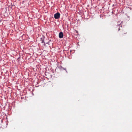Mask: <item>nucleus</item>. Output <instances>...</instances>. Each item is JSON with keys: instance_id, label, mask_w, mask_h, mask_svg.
I'll use <instances>...</instances> for the list:
<instances>
[{"instance_id": "obj_5", "label": "nucleus", "mask_w": 132, "mask_h": 132, "mask_svg": "<svg viewBox=\"0 0 132 132\" xmlns=\"http://www.w3.org/2000/svg\"><path fill=\"white\" fill-rule=\"evenodd\" d=\"M49 43V42H46V43L44 42V44H48L49 45L50 44Z\"/></svg>"}, {"instance_id": "obj_3", "label": "nucleus", "mask_w": 132, "mask_h": 132, "mask_svg": "<svg viewBox=\"0 0 132 132\" xmlns=\"http://www.w3.org/2000/svg\"><path fill=\"white\" fill-rule=\"evenodd\" d=\"M45 38V36L43 35L42 37L40 38V40L42 41V43H44V40Z\"/></svg>"}, {"instance_id": "obj_8", "label": "nucleus", "mask_w": 132, "mask_h": 132, "mask_svg": "<svg viewBox=\"0 0 132 132\" xmlns=\"http://www.w3.org/2000/svg\"><path fill=\"white\" fill-rule=\"evenodd\" d=\"M123 33H121V37H122L123 36Z\"/></svg>"}, {"instance_id": "obj_2", "label": "nucleus", "mask_w": 132, "mask_h": 132, "mask_svg": "<svg viewBox=\"0 0 132 132\" xmlns=\"http://www.w3.org/2000/svg\"><path fill=\"white\" fill-rule=\"evenodd\" d=\"M63 34L62 32H60L59 34V37L60 38H63Z\"/></svg>"}, {"instance_id": "obj_11", "label": "nucleus", "mask_w": 132, "mask_h": 132, "mask_svg": "<svg viewBox=\"0 0 132 132\" xmlns=\"http://www.w3.org/2000/svg\"><path fill=\"white\" fill-rule=\"evenodd\" d=\"M122 22H121V23H122Z\"/></svg>"}, {"instance_id": "obj_7", "label": "nucleus", "mask_w": 132, "mask_h": 132, "mask_svg": "<svg viewBox=\"0 0 132 132\" xmlns=\"http://www.w3.org/2000/svg\"><path fill=\"white\" fill-rule=\"evenodd\" d=\"M127 18H128L127 20H129L130 19V17L129 16H128Z\"/></svg>"}, {"instance_id": "obj_9", "label": "nucleus", "mask_w": 132, "mask_h": 132, "mask_svg": "<svg viewBox=\"0 0 132 132\" xmlns=\"http://www.w3.org/2000/svg\"><path fill=\"white\" fill-rule=\"evenodd\" d=\"M51 41V40H49V42H50V41Z\"/></svg>"}, {"instance_id": "obj_10", "label": "nucleus", "mask_w": 132, "mask_h": 132, "mask_svg": "<svg viewBox=\"0 0 132 132\" xmlns=\"http://www.w3.org/2000/svg\"><path fill=\"white\" fill-rule=\"evenodd\" d=\"M68 58H70V57H68Z\"/></svg>"}, {"instance_id": "obj_6", "label": "nucleus", "mask_w": 132, "mask_h": 132, "mask_svg": "<svg viewBox=\"0 0 132 132\" xmlns=\"http://www.w3.org/2000/svg\"><path fill=\"white\" fill-rule=\"evenodd\" d=\"M61 68H62V69H64L65 70H66V68H63V67H62L61 66Z\"/></svg>"}, {"instance_id": "obj_4", "label": "nucleus", "mask_w": 132, "mask_h": 132, "mask_svg": "<svg viewBox=\"0 0 132 132\" xmlns=\"http://www.w3.org/2000/svg\"><path fill=\"white\" fill-rule=\"evenodd\" d=\"M120 26H121L122 27L121 25V24H118L116 26V28L118 29V31L120 30Z\"/></svg>"}, {"instance_id": "obj_1", "label": "nucleus", "mask_w": 132, "mask_h": 132, "mask_svg": "<svg viewBox=\"0 0 132 132\" xmlns=\"http://www.w3.org/2000/svg\"><path fill=\"white\" fill-rule=\"evenodd\" d=\"M60 16V14L59 12H57L54 15V18L55 19H59Z\"/></svg>"}, {"instance_id": "obj_12", "label": "nucleus", "mask_w": 132, "mask_h": 132, "mask_svg": "<svg viewBox=\"0 0 132 132\" xmlns=\"http://www.w3.org/2000/svg\"><path fill=\"white\" fill-rule=\"evenodd\" d=\"M20 58V57H19L18 58V59H19V58Z\"/></svg>"}]
</instances>
